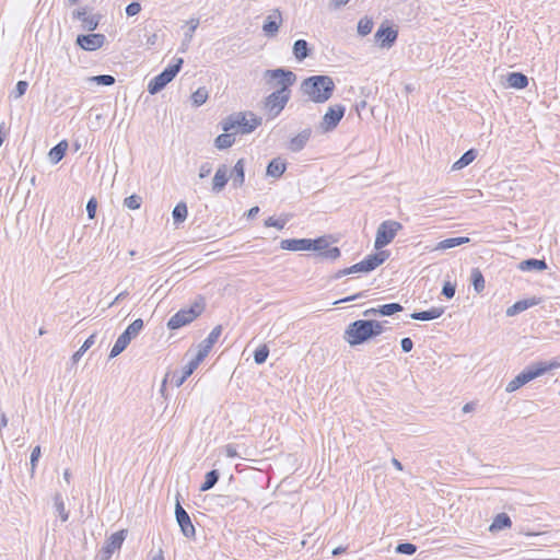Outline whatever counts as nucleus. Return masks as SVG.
Returning a JSON list of instances; mask_svg holds the SVG:
<instances>
[{
    "label": "nucleus",
    "instance_id": "f257e3e1",
    "mask_svg": "<svg viewBox=\"0 0 560 560\" xmlns=\"http://www.w3.org/2000/svg\"><path fill=\"white\" fill-rule=\"evenodd\" d=\"M301 92L308 101L322 104L327 102L336 89L331 77L325 74L312 75L301 83Z\"/></svg>",
    "mask_w": 560,
    "mask_h": 560
},
{
    "label": "nucleus",
    "instance_id": "f03ea898",
    "mask_svg": "<svg viewBox=\"0 0 560 560\" xmlns=\"http://www.w3.org/2000/svg\"><path fill=\"white\" fill-rule=\"evenodd\" d=\"M556 368V363L537 362L525 368L520 374L511 380L506 387V393H513L527 384L528 382L541 376L549 370Z\"/></svg>",
    "mask_w": 560,
    "mask_h": 560
},
{
    "label": "nucleus",
    "instance_id": "7ed1b4c3",
    "mask_svg": "<svg viewBox=\"0 0 560 560\" xmlns=\"http://www.w3.org/2000/svg\"><path fill=\"white\" fill-rule=\"evenodd\" d=\"M205 300L199 298L188 308H182L176 312L167 322L170 330L179 329L194 322L205 311Z\"/></svg>",
    "mask_w": 560,
    "mask_h": 560
},
{
    "label": "nucleus",
    "instance_id": "20e7f679",
    "mask_svg": "<svg viewBox=\"0 0 560 560\" xmlns=\"http://www.w3.org/2000/svg\"><path fill=\"white\" fill-rule=\"evenodd\" d=\"M371 328L369 319H357L347 326L343 339L351 347L363 345L371 340Z\"/></svg>",
    "mask_w": 560,
    "mask_h": 560
},
{
    "label": "nucleus",
    "instance_id": "39448f33",
    "mask_svg": "<svg viewBox=\"0 0 560 560\" xmlns=\"http://www.w3.org/2000/svg\"><path fill=\"white\" fill-rule=\"evenodd\" d=\"M183 63V58H176L173 63L168 65L161 73L150 80L148 84V92L151 95L161 92L177 75Z\"/></svg>",
    "mask_w": 560,
    "mask_h": 560
},
{
    "label": "nucleus",
    "instance_id": "423d86ee",
    "mask_svg": "<svg viewBox=\"0 0 560 560\" xmlns=\"http://www.w3.org/2000/svg\"><path fill=\"white\" fill-rule=\"evenodd\" d=\"M143 320L141 318L135 319L124 331L117 340L115 341L113 348L109 352V358H116L119 355L131 342L133 338H136L139 332L143 329Z\"/></svg>",
    "mask_w": 560,
    "mask_h": 560
},
{
    "label": "nucleus",
    "instance_id": "0eeeda50",
    "mask_svg": "<svg viewBox=\"0 0 560 560\" xmlns=\"http://www.w3.org/2000/svg\"><path fill=\"white\" fill-rule=\"evenodd\" d=\"M402 229L401 223L394 220L383 221L376 231L374 247L380 250L387 246L395 238L398 231Z\"/></svg>",
    "mask_w": 560,
    "mask_h": 560
},
{
    "label": "nucleus",
    "instance_id": "6e6552de",
    "mask_svg": "<svg viewBox=\"0 0 560 560\" xmlns=\"http://www.w3.org/2000/svg\"><path fill=\"white\" fill-rule=\"evenodd\" d=\"M290 100V91H285L284 89H279L272 93H270L265 98V108L268 112L269 119H273L280 115L285 105Z\"/></svg>",
    "mask_w": 560,
    "mask_h": 560
},
{
    "label": "nucleus",
    "instance_id": "1a4fd4ad",
    "mask_svg": "<svg viewBox=\"0 0 560 560\" xmlns=\"http://www.w3.org/2000/svg\"><path fill=\"white\" fill-rule=\"evenodd\" d=\"M127 530L120 529L112 534L105 541L104 546L97 552L95 560H109L116 550L121 548L126 539Z\"/></svg>",
    "mask_w": 560,
    "mask_h": 560
},
{
    "label": "nucleus",
    "instance_id": "9d476101",
    "mask_svg": "<svg viewBox=\"0 0 560 560\" xmlns=\"http://www.w3.org/2000/svg\"><path fill=\"white\" fill-rule=\"evenodd\" d=\"M345 113L346 107L341 104L329 106L319 122V129L322 132H330L335 130L345 116Z\"/></svg>",
    "mask_w": 560,
    "mask_h": 560
},
{
    "label": "nucleus",
    "instance_id": "9b49d317",
    "mask_svg": "<svg viewBox=\"0 0 560 560\" xmlns=\"http://www.w3.org/2000/svg\"><path fill=\"white\" fill-rule=\"evenodd\" d=\"M264 77L270 81L277 80L276 84L280 85V89L285 88V91H290V86H292L296 81L295 73L284 68L266 70Z\"/></svg>",
    "mask_w": 560,
    "mask_h": 560
},
{
    "label": "nucleus",
    "instance_id": "f8f14e48",
    "mask_svg": "<svg viewBox=\"0 0 560 560\" xmlns=\"http://www.w3.org/2000/svg\"><path fill=\"white\" fill-rule=\"evenodd\" d=\"M175 517L182 534L187 538H194L196 535L195 526L191 523L189 514L182 506L179 499H176Z\"/></svg>",
    "mask_w": 560,
    "mask_h": 560
},
{
    "label": "nucleus",
    "instance_id": "ddd939ff",
    "mask_svg": "<svg viewBox=\"0 0 560 560\" xmlns=\"http://www.w3.org/2000/svg\"><path fill=\"white\" fill-rule=\"evenodd\" d=\"M236 133L247 135L261 125V118L254 113H236Z\"/></svg>",
    "mask_w": 560,
    "mask_h": 560
},
{
    "label": "nucleus",
    "instance_id": "4468645a",
    "mask_svg": "<svg viewBox=\"0 0 560 560\" xmlns=\"http://www.w3.org/2000/svg\"><path fill=\"white\" fill-rule=\"evenodd\" d=\"M106 42V36L101 33L81 34L77 36L75 44L86 51L101 48Z\"/></svg>",
    "mask_w": 560,
    "mask_h": 560
},
{
    "label": "nucleus",
    "instance_id": "2eb2a0df",
    "mask_svg": "<svg viewBox=\"0 0 560 560\" xmlns=\"http://www.w3.org/2000/svg\"><path fill=\"white\" fill-rule=\"evenodd\" d=\"M398 32L390 26L382 24L374 38L381 48H390L397 40Z\"/></svg>",
    "mask_w": 560,
    "mask_h": 560
},
{
    "label": "nucleus",
    "instance_id": "dca6fc26",
    "mask_svg": "<svg viewBox=\"0 0 560 560\" xmlns=\"http://www.w3.org/2000/svg\"><path fill=\"white\" fill-rule=\"evenodd\" d=\"M282 23V14L279 9H275L266 19L262 24V31L266 36L273 37L278 34L279 27Z\"/></svg>",
    "mask_w": 560,
    "mask_h": 560
},
{
    "label": "nucleus",
    "instance_id": "f3484780",
    "mask_svg": "<svg viewBox=\"0 0 560 560\" xmlns=\"http://www.w3.org/2000/svg\"><path fill=\"white\" fill-rule=\"evenodd\" d=\"M541 303V298L532 296L529 299H524L516 301L513 305L506 308V316L512 317L515 316L529 307L536 306Z\"/></svg>",
    "mask_w": 560,
    "mask_h": 560
},
{
    "label": "nucleus",
    "instance_id": "a211bd4d",
    "mask_svg": "<svg viewBox=\"0 0 560 560\" xmlns=\"http://www.w3.org/2000/svg\"><path fill=\"white\" fill-rule=\"evenodd\" d=\"M222 334V326L218 325L215 326L211 332L208 335V337L202 340L198 347V352L201 357L206 358L209 352L211 351L213 345L218 341L219 337Z\"/></svg>",
    "mask_w": 560,
    "mask_h": 560
},
{
    "label": "nucleus",
    "instance_id": "6ab92c4d",
    "mask_svg": "<svg viewBox=\"0 0 560 560\" xmlns=\"http://www.w3.org/2000/svg\"><path fill=\"white\" fill-rule=\"evenodd\" d=\"M389 253L387 250L380 249L377 253L368 255L362 261L365 272H371L381 266L387 258Z\"/></svg>",
    "mask_w": 560,
    "mask_h": 560
},
{
    "label": "nucleus",
    "instance_id": "aec40b11",
    "mask_svg": "<svg viewBox=\"0 0 560 560\" xmlns=\"http://www.w3.org/2000/svg\"><path fill=\"white\" fill-rule=\"evenodd\" d=\"M311 136H312L311 128H306V129L302 130L295 137L290 139L289 147H288L289 150L292 152L302 151L305 148V145L307 144V142L310 141Z\"/></svg>",
    "mask_w": 560,
    "mask_h": 560
},
{
    "label": "nucleus",
    "instance_id": "412c9836",
    "mask_svg": "<svg viewBox=\"0 0 560 560\" xmlns=\"http://www.w3.org/2000/svg\"><path fill=\"white\" fill-rule=\"evenodd\" d=\"M230 177L228 175V167L225 164H222L218 167L213 178H212V191L214 194L221 192L226 186Z\"/></svg>",
    "mask_w": 560,
    "mask_h": 560
},
{
    "label": "nucleus",
    "instance_id": "4be33fe9",
    "mask_svg": "<svg viewBox=\"0 0 560 560\" xmlns=\"http://www.w3.org/2000/svg\"><path fill=\"white\" fill-rule=\"evenodd\" d=\"M308 238H287L280 242V248L284 250L298 252L308 250Z\"/></svg>",
    "mask_w": 560,
    "mask_h": 560
},
{
    "label": "nucleus",
    "instance_id": "5701e85b",
    "mask_svg": "<svg viewBox=\"0 0 560 560\" xmlns=\"http://www.w3.org/2000/svg\"><path fill=\"white\" fill-rule=\"evenodd\" d=\"M229 177L232 179V184L234 187L237 188V187H242L244 185V182H245V161H244V159H240L235 163Z\"/></svg>",
    "mask_w": 560,
    "mask_h": 560
},
{
    "label": "nucleus",
    "instance_id": "b1692460",
    "mask_svg": "<svg viewBox=\"0 0 560 560\" xmlns=\"http://www.w3.org/2000/svg\"><path fill=\"white\" fill-rule=\"evenodd\" d=\"M445 312L444 307H431L427 311L413 312L410 317L416 320H433L441 317Z\"/></svg>",
    "mask_w": 560,
    "mask_h": 560
},
{
    "label": "nucleus",
    "instance_id": "393cba45",
    "mask_svg": "<svg viewBox=\"0 0 560 560\" xmlns=\"http://www.w3.org/2000/svg\"><path fill=\"white\" fill-rule=\"evenodd\" d=\"M285 170L287 163L280 158H275L268 163L266 173L270 177L279 178L283 175Z\"/></svg>",
    "mask_w": 560,
    "mask_h": 560
},
{
    "label": "nucleus",
    "instance_id": "a878e982",
    "mask_svg": "<svg viewBox=\"0 0 560 560\" xmlns=\"http://www.w3.org/2000/svg\"><path fill=\"white\" fill-rule=\"evenodd\" d=\"M548 268L547 262L545 259H537V258H528L525 260H522L518 264V269L522 271H533L538 270L542 271Z\"/></svg>",
    "mask_w": 560,
    "mask_h": 560
},
{
    "label": "nucleus",
    "instance_id": "bb28decb",
    "mask_svg": "<svg viewBox=\"0 0 560 560\" xmlns=\"http://www.w3.org/2000/svg\"><path fill=\"white\" fill-rule=\"evenodd\" d=\"M292 50L295 59L299 61H303L312 54V49L305 39H296L293 44Z\"/></svg>",
    "mask_w": 560,
    "mask_h": 560
},
{
    "label": "nucleus",
    "instance_id": "cd10ccee",
    "mask_svg": "<svg viewBox=\"0 0 560 560\" xmlns=\"http://www.w3.org/2000/svg\"><path fill=\"white\" fill-rule=\"evenodd\" d=\"M67 149H68V143L66 140L58 142L48 152L49 161L52 164H57L58 162H60L63 159V156L66 155Z\"/></svg>",
    "mask_w": 560,
    "mask_h": 560
},
{
    "label": "nucleus",
    "instance_id": "c85d7f7f",
    "mask_svg": "<svg viewBox=\"0 0 560 560\" xmlns=\"http://www.w3.org/2000/svg\"><path fill=\"white\" fill-rule=\"evenodd\" d=\"M506 82L510 88L522 90L528 85V78L522 72H511L508 74Z\"/></svg>",
    "mask_w": 560,
    "mask_h": 560
},
{
    "label": "nucleus",
    "instance_id": "c756f323",
    "mask_svg": "<svg viewBox=\"0 0 560 560\" xmlns=\"http://www.w3.org/2000/svg\"><path fill=\"white\" fill-rule=\"evenodd\" d=\"M469 241H470V238L467 236L445 238L438 243V245L435 246V249L436 250H445V249L454 248L456 246L467 244V243H469Z\"/></svg>",
    "mask_w": 560,
    "mask_h": 560
},
{
    "label": "nucleus",
    "instance_id": "7c9ffc66",
    "mask_svg": "<svg viewBox=\"0 0 560 560\" xmlns=\"http://www.w3.org/2000/svg\"><path fill=\"white\" fill-rule=\"evenodd\" d=\"M477 150L475 149H469L467 150L453 165H452V170L453 171H458V170H462L464 167H466L467 165H469L471 162H474V160L477 158Z\"/></svg>",
    "mask_w": 560,
    "mask_h": 560
},
{
    "label": "nucleus",
    "instance_id": "2f4dec72",
    "mask_svg": "<svg viewBox=\"0 0 560 560\" xmlns=\"http://www.w3.org/2000/svg\"><path fill=\"white\" fill-rule=\"evenodd\" d=\"M511 525H512V521H511L510 516L506 513H499L494 517L492 524L490 525V530L491 532L501 530V529L511 527Z\"/></svg>",
    "mask_w": 560,
    "mask_h": 560
},
{
    "label": "nucleus",
    "instance_id": "473e14b6",
    "mask_svg": "<svg viewBox=\"0 0 560 560\" xmlns=\"http://www.w3.org/2000/svg\"><path fill=\"white\" fill-rule=\"evenodd\" d=\"M235 142L234 133L224 132L214 139V145L219 150H225L233 145Z\"/></svg>",
    "mask_w": 560,
    "mask_h": 560
},
{
    "label": "nucleus",
    "instance_id": "72a5a7b5",
    "mask_svg": "<svg viewBox=\"0 0 560 560\" xmlns=\"http://www.w3.org/2000/svg\"><path fill=\"white\" fill-rule=\"evenodd\" d=\"M220 474L217 469L208 471L205 476V481L201 483L199 490L205 492L212 489L219 481Z\"/></svg>",
    "mask_w": 560,
    "mask_h": 560
},
{
    "label": "nucleus",
    "instance_id": "f704fd0d",
    "mask_svg": "<svg viewBox=\"0 0 560 560\" xmlns=\"http://www.w3.org/2000/svg\"><path fill=\"white\" fill-rule=\"evenodd\" d=\"M404 310L402 305L399 303L393 302L388 304L378 305L376 312H378V316H392L396 313H399Z\"/></svg>",
    "mask_w": 560,
    "mask_h": 560
},
{
    "label": "nucleus",
    "instance_id": "c9c22d12",
    "mask_svg": "<svg viewBox=\"0 0 560 560\" xmlns=\"http://www.w3.org/2000/svg\"><path fill=\"white\" fill-rule=\"evenodd\" d=\"M471 284L477 293H480L485 289V278L482 272L478 268L471 270L470 276Z\"/></svg>",
    "mask_w": 560,
    "mask_h": 560
},
{
    "label": "nucleus",
    "instance_id": "e433bc0d",
    "mask_svg": "<svg viewBox=\"0 0 560 560\" xmlns=\"http://www.w3.org/2000/svg\"><path fill=\"white\" fill-rule=\"evenodd\" d=\"M188 214L187 206L185 202H178L172 212L174 223L178 224L186 220Z\"/></svg>",
    "mask_w": 560,
    "mask_h": 560
},
{
    "label": "nucleus",
    "instance_id": "4c0bfd02",
    "mask_svg": "<svg viewBox=\"0 0 560 560\" xmlns=\"http://www.w3.org/2000/svg\"><path fill=\"white\" fill-rule=\"evenodd\" d=\"M96 335L92 334L89 338L85 339L83 345L80 347L78 351H75L72 355V361L78 362L81 357L95 343Z\"/></svg>",
    "mask_w": 560,
    "mask_h": 560
},
{
    "label": "nucleus",
    "instance_id": "58836bf2",
    "mask_svg": "<svg viewBox=\"0 0 560 560\" xmlns=\"http://www.w3.org/2000/svg\"><path fill=\"white\" fill-rule=\"evenodd\" d=\"M373 26H374L373 20L369 16H363L358 22V34L361 36H366L372 32Z\"/></svg>",
    "mask_w": 560,
    "mask_h": 560
},
{
    "label": "nucleus",
    "instance_id": "ea45409f",
    "mask_svg": "<svg viewBox=\"0 0 560 560\" xmlns=\"http://www.w3.org/2000/svg\"><path fill=\"white\" fill-rule=\"evenodd\" d=\"M310 241V247H308V250H314V252H317L318 254H322V252H324L328 245H329V242L327 241V238L325 236H320V237H317V238H308Z\"/></svg>",
    "mask_w": 560,
    "mask_h": 560
},
{
    "label": "nucleus",
    "instance_id": "a19ab883",
    "mask_svg": "<svg viewBox=\"0 0 560 560\" xmlns=\"http://www.w3.org/2000/svg\"><path fill=\"white\" fill-rule=\"evenodd\" d=\"M208 96V90L205 86H201L191 94L192 104L197 107L201 106L207 102Z\"/></svg>",
    "mask_w": 560,
    "mask_h": 560
},
{
    "label": "nucleus",
    "instance_id": "79ce46f5",
    "mask_svg": "<svg viewBox=\"0 0 560 560\" xmlns=\"http://www.w3.org/2000/svg\"><path fill=\"white\" fill-rule=\"evenodd\" d=\"M236 113L229 115L226 118H224L221 122L222 129L224 132L234 133L236 135Z\"/></svg>",
    "mask_w": 560,
    "mask_h": 560
},
{
    "label": "nucleus",
    "instance_id": "37998d69",
    "mask_svg": "<svg viewBox=\"0 0 560 560\" xmlns=\"http://www.w3.org/2000/svg\"><path fill=\"white\" fill-rule=\"evenodd\" d=\"M88 81L96 83L97 85L110 86L115 84L116 79L110 74H98L88 78Z\"/></svg>",
    "mask_w": 560,
    "mask_h": 560
},
{
    "label": "nucleus",
    "instance_id": "c03bdc74",
    "mask_svg": "<svg viewBox=\"0 0 560 560\" xmlns=\"http://www.w3.org/2000/svg\"><path fill=\"white\" fill-rule=\"evenodd\" d=\"M54 503H55L56 511L58 512L61 521L67 522L69 518V512L66 511L65 502L62 500L61 494L57 493L54 497Z\"/></svg>",
    "mask_w": 560,
    "mask_h": 560
},
{
    "label": "nucleus",
    "instance_id": "a18cd8bd",
    "mask_svg": "<svg viewBox=\"0 0 560 560\" xmlns=\"http://www.w3.org/2000/svg\"><path fill=\"white\" fill-rule=\"evenodd\" d=\"M203 360L205 358L197 353L196 357L184 366L182 373L188 378Z\"/></svg>",
    "mask_w": 560,
    "mask_h": 560
},
{
    "label": "nucleus",
    "instance_id": "49530a36",
    "mask_svg": "<svg viewBox=\"0 0 560 560\" xmlns=\"http://www.w3.org/2000/svg\"><path fill=\"white\" fill-rule=\"evenodd\" d=\"M268 355L269 348L267 345H261L254 351V361L256 364H262L267 361Z\"/></svg>",
    "mask_w": 560,
    "mask_h": 560
},
{
    "label": "nucleus",
    "instance_id": "de8ad7c7",
    "mask_svg": "<svg viewBox=\"0 0 560 560\" xmlns=\"http://www.w3.org/2000/svg\"><path fill=\"white\" fill-rule=\"evenodd\" d=\"M100 20V15H88V18L82 22V28L89 32H93L97 28Z\"/></svg>",
    "mask_w": 560,
    "mask_h": 560
},
{
    "label": "nucleus",
    "instance_id": "09e8293b",
    "mask_svg": "<svg viewBox=\"0 0 560 560\" xmlns=\"http://www.w3.org/2000/svg\"><path fill=\"white\" fill-rule=\"evenodd\" d=\"M341 255V252H340V248L339 247H330L328 245V247L322 252V254H317L318 257L323 258V259H328V260H336L337 258H339Z\"/></svg>",
    "mask_w": 560,
    "mask_h": 560
},
{
    "label": "nucleus",
    "instance_id": "8fccbe9b",
    "mask_svg": "<svg viewBox=\"0 0 560 560\" xmlns=\"http://www.w3.org/2000/svg\"><path fill=\"white\" fill-rule=\"evenodd\" d=\"M142 198L139 195H131L124 199V206L130 210H137L141 207Z\"/></svg>",
    "mask_w": 560,
    "mask_h": 560
},
{
    "label": "nucleus",
    "instance_id": "3c124183",
    "mask_svg": "<svg viewBox=\"0 0 560 560\" xmlns=\"http://www.w3.org/2000/svg\"><path fill=\"white\" fill-rule=\"evenodd\" d=\"M395 551L400 555L412 556L417 551V546L411 542H400L396 546Z\"/></svg>",
    "mask_w": 560,
    "mask_h": 560
},
{
    "label": "nucleus",
    "instance_id": "603ef678",
    "mask_svg": "<svg viewBox=\"0 0 560 560\" xmlns=\"http://www.w3.org/2000/svg\"><path fill=\"white\" fill-rule=\"evenodd\" d=\"M28 83L26 81H18L15 89L11 92V96H13L14 98L22 97L26 93Z\"/></svg>",
    "mask_w": 560,
    "mask_h": 560
},
{
    "label": "nucleus",
    "instance_id": "864d4df0",
    "mask_svg": "<svg viewBox=\"0 0 560 560\" xmlns=\"http://www.w3.org/2000/svg\"><path fill=\"white\" fill-rule=\"evenodd\" d=\"M369 323L371 325V339L380 336L384 331V326L382 322L375 320V319H369Z\"/></svg>",
    "mask_w": 560,
    "mask_h": 560
},
{
    "label": "nucleus",
    "instance_id": "5fc2aeb1",
    "mask_svg": "<svg viewBox=\"0 0 560 560\" xmlns=\"http://www.w3.org/2000/svg\"><path fill=\"white\" fill-rule=\"evenodd\" d=\"M456 292V285L452 283L451 281H445L442 288V295H444L446 299L454 298Z\"/></svg>",
    "mask_w": 560,
    "mask_h": 560
},
{
    "label": "nucleus",
    "instance_id": "6e6d98bb",
    "mask_svg": "<svg viewBox=\"0 0 560 560\" xmlns=\"http://www.w3.org/2000/svg\"><path fill=\"white\" fill-rule=\"evenodd\" d=\"M141 11V4L138 1L130 2L126 9L125 12L127 16H135Z\"/></svg>",
    "mask_w": 560,
    "mask_h": 560
},
{
    "label": "nucleus",
    "instance_id": "4d7b16f0",
    "mask_svg": "<svg viewBox=\"0 0 560 560\" xmlns=\"http://www.w3.org/2000/svg\"><path fill=\"white\" fill-rule=\"evenodd\" d=\"M285 223H287L285 220L275 219L273 217H269L265 221V225L266 226H272V228H276L278 230H282L284 228Z\"/></svg>",
    "mask_w": 560,
    "mask_h": 560
},
{
    "label": "nucleus",
    "instance_id": "13d9d810",
    "mask_svg": "<svg viewBox=\"0 0 560 560\" xmlns=\"http://www.w3.org/2000/svg\"><path fill=\"white\" fill-rule=\"evenodd\" d=\"M40 454H42V452H40V446L39 445L35 446L32 450L31 457H30V463H31L32 471L35 470L37 462H38V459L40 457Z\"/></svg>",
    "mask_w": 560,
    "mask_h": 560
},
{
    "label": "nucleus",
    "instance_id": "bf43d9fd",
    "mask_svg": "<svg viewBox=\"0 0 560 560\" xmlns=\"http://www.w3.org/2000/svg\"><path fill=\"white\" fill-rule=\"evenodd\" d=\"M212 172V164L209 163V162H205L200 165L199 167V178L203 179L206 177H208Z\"/></svg>",
    "mask_w": 560,
    "mask_h": 560
},
{
    "label": "nucleus",
    "instance_id": "052dcab7",
    "mask_svg": "<svg viewBox=\"0 0 560 560\" xmlns=\"http://www.w3.org/2000/svg\"><path fill=\"white\" fill-rule=\"evenodd\" d=\"M96 209H97V201L95 198H91L86 203V212H88V217L90 219H93L95 217Z\"/></svg>",
    "mask_w": 560,
    "mask_h": 560
},
{
    "label": "nucleus",
    "instance_id": "680f3d73",
    "mask_svg": "<svg viewBox=\"0 0 560 560\" xmlns=\"http://www.w3.org/2000/svg\"><path fill=\"white\" fill-rule=\"evenodd\" d=\"M187 380V376L183 374L182 372H174L172 375L171 382L174 383L176 387H179L184 384V382Z\"/></svg>",
    "mask_w": 560,
    "mask_h": 560
},
{
    "label": "nucleus",
    "instance_id": "e2e57ef3",
    "mask_svg": "<svg viewBox=\"0 0 560 560\" xmlns=\"http://www.w3.org/2000/svg\"><path fill=\"white\" fill-rule=\"evenodd\" d=\"M400 347L402 352L408 353L413 348V341L409 337H405L400 340Z\"/></svg>",
    "mask_w": 560,
    "mask_h": 560
},
{
    "label": "nucleus",
    "instance_id": "0e129e2a",
    "mask_svg": "<svg viewBox=\"0 0 560 560\" xmlns=\"http://www.w3.org/2000/svg\"><path fill=\"white\" fill-rule=\"evenodd\" d=\"M224 452H225V455L230 458H236V457H240L238 453H237V447L236 445L234 444H226L224 446Z\"/></svg>",
    "mask_w": 560,
    "mask_h": 560
},
{
    "label": "nucleus",
    "instance_id": "69168bd1",
    "mask_svg": "<svg viewBox=\"0 0 560 560\" xmlns=\"http://www.w3.org/2000/svg\"><path fill=\"white\" fill-rule=\"evenodd\" d=\"M348 271H349V275L351 273H358V272H363V273H366L365 272V268L362 264V261L358 262V264H354L350 267H348Z\"/></svg>",
    "mask_w": 560,
    "mask_h": 560
},
{
    "label": "nucleus",
    "instance_id": "338daca9",
    "mask_svg": "<svg viewBox=\"0 0 560 560\" xmlns=\"http://www.w3.org/2000/svg\"><path fill=\"white\" fill-rule=\"evenodd\" d=\"M88 12H86V9L82 8V9H79L77 11L73 12V19L74 20H79L81 22L84 21V19L88 18Z\"/></svg>",
    "mask_w": 560,
    "mask_h": 560
},
{
    "label": "nucleus",
    "instance_id": "774afa93",
    "mask_svg": "<svg viewBox=\"0 0 560 560\" xmlns=\"http://www.w3.org/2000/svg\"><path fill=\"white\" fill-rule=\"evenodd\" d=\"M350 0H331L329 2V9L338 10L341 7L346 5Z\"/></svg>",
    "mask_w": 560,
    "mask_h": 560
}]
</instances>
